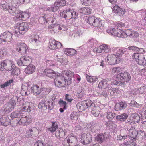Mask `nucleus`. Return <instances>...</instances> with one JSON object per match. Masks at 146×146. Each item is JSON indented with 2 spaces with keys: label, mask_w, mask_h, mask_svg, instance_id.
<instances>
[{
  "label": "nucleus",
  "mask_w": 146,
  "mask_h": 146,
  "mask_svg": "<svg viewBox=\"0 0 146 146\" xmlns=\"http://www.w3.org/2000/svg\"><path fill=\"white\" fill-rule=\"evenodd\" d=\"M40 20H43L44 24L48 23L50 25L49 26V29H52L53 31H57V30H64L65 29V26L59 24L56 19L54 17L51 18L49 15L45 14Z\"/></svg>",
  "instance_id": "obj_1"
},
{
  "label": "nucleus",
  "mask_w": 146,
  "mask_h": 146,
  "mask_svg": "<svg viewBox=\"0 0 146 146\" xmlns=\"http://www.w3.org/2000/svg\"><path fill=\"white\" fill-rule=\"evenodd\" d=\"M34 106L31 103L25 102L22 105V107L17 110L12 112L10 115L12 119L18 118L21 116L23 112H30L34 109Z\"/></svg>",
  "instance_id": "obj_2"
},
{
  "label": "nucleus",
  "mask_w": 146,
  "mask_h": 146,
  "mask_svg": "<svg viewBox=\"0 0 146 146\" xmlns=\"http://www.w3.org/2000/svg\"><path fill=\"white\" fill-rule=\"evenodd\" d=\"M28 28V26L26 23H17L15 29V36L19 37L20 35H23L27 31Z\"/></svg>",
  "instance_id": "obj_3"
},
{
  "label": "nucleus",
  "mask_w": 146,
  "mask_h": 146,
  "mask_svg": "<svg viewBox=\"0 0 146 146\" xmlns=\"http://www.w3.org/2000/svg\"><path fill=\"white\" fill-rule=\"evenodd\" d=\"M94 105V104L90 100L84 101L78 103L76 105L78 111L82 112L84 111L86 109L91 107Z\"/></svg>",
  "instance_id": "obj_4"
},
{
  "label": "nucleus",
  "mask_w": 146,
  "mask_h": 146,
  "mask_svg": "<svg viewBox=\"0 0 146 146\" xmlns=\"http://www.w3.org/2000/svg\"><path fill=\"white\" fill-rule=\"evenodd\" d=\"M86 21L90 25L96 27H101L102 26V20L93 15L90 16L86 19Z\"/></svg>",
  "instance_id": "obj_5"
},
{
  "label": "nucleus",
  "mask_w": 146,
  "mask_h": 146,
  "mask_svg": "<svg viewBox=\"0 0 146 146\" xmlns=\"http://www.w3.org/2000/svg\"><path fill=\"white\" fill-rule=\"evenodd\" d=\"M121 37L125 38L129 37L131 38H137L139 34L138 32L132 29H127L125 31L122 30Z\"/></svg>",
  "instance_id": "obj_6"
},
{
  "label": "nucleus",
  "mask_w": 146,
  "mask_h": 146,
  "mask_svg": "<svg viewBox=\"0 0 146 146\" xmlns=\"http://www.w3.org/2000/svg\"><path fill=\"white\" fill-rule=\"evenodd\" d=\"M38 106L40 109H47L51 110L54 108V101L52 100L45 101H41L39 103Z\"/></svg>",
  "instance_id": "obj_7"
},
{
  "label": "nucleus",
  "mask_w": 146,
  "mask_h": 146,
  "mask_svg": "<svg viewBox=\"0 0 146 146\" xmlns=\"http://www.w3.org/2000/svg\"><path fill=\"white\" fill-rule=\"evenodd\" d=\"M132 57L139 64L144 66L146 64V60L143 55L142 54H139V53H134L132 55Z\"/></svg>",
  "instance_id": "obj_8"
},
{
  "label": "nucleus",
  "mask_w": 146,
  "mask_h": 146,
  "mask_svg": "<svg viewBox=\"0 0 146 146\" xmlns=\"http://www.w3.org/2000/svg\"><path fill=\"white\" fill-rule=\"evenodd\" d=\"M105 60L108 62L110 65H114L118 63L121 60L119 56H117L116 55L110 54L105 58Z\"/></svg>",
  "instance_id": "obj_9"
},
{
  "label": "nucleus",
  "mask_w": 146,
  "mask_h": 146,
  "mask_svg": "<svg viewBox=\"0 0 146 146\" xmlns=\"http://www.w3.org/2000/svg\"><path fill=\"white\" fill-rule=\"evenodd\" d=\"M13 34L9 31L5 32L0 35V43L2 42H10L12 40Z\"/></svg>",
  "instance_id": "obj_10"
},
{
  "label": "nucleus",
  "mask_w": 146,
  "mask_h": 146,
  "mask_svg": "<svg viewBox=\"0 0 146 146\" xmlns=\"http://www.w3.org/2000/svg\"><path fill=\"white\" fill-rule=\"evenodd\" d=\"M31 118L29 116L22 117L18 121H16V123H14L13 126H17L18 125L27 126L31 123Z\"/></svg>",
  "instance_id": "obj_11"
},
{
  "label": "nucleus",
  "mask_w": 146,
  "mask_h": 146,
  "mask_svg": "<svg viewBox=\"0 0 146 146\" xmlns=\"http://www.w3.org/2000/svg\"><path fill=\"white\" fill-rule=\"evenodd\" d=\"M72 11H73V9H64L63 12L60 13V16L67 19H70L72 18L73 16Z\"/></svg>",
  "instance_id": "obj_12"
},
{
  "label": "nucleus",
  "mask_w": 146,
  "mask_h": 146,
  "mask_svg": "<svg viewBox=\"0 0 146 146\" xmlns=\"http://www.w3.org/2000/svg\"><path fill=\"white\" fill-rule=\"evenodd\" d=\"M113 9L114 13L120 17L126 16L128 13L127 12L126 9L121 8L117 5L114 6Z\"/></svg>",
  "instance_id": "obj_13"
},
{
  "label": "nucleus",
  "mask_w": 146,
  "mask_h": 146,
  "mask_svg": "<svg viewBox=\"0 0 146 146\" xmlns=\"http://www.w3.org/2000/svg\"><path fill=\"white\" fill-rule=\"evenodd\" d=\"M122 30L116 28H108L107 30V32L109 34L114 36L121 38Z\"/></svg>",
  "instance_id": "obj_14"
},
{
  "label": "nucleus",
  "mask_w": 146,
  "mask_h": 146,
  "mask_svg": "<svg viewBox=\"0 0 146 146\" xmlns=\"http://www.w3.org/2000/svg\"><path fill=\"white\" fill-rule=\"evenodd\" d=\"M62 46V44L59 42L55 40H50L48 47L52 50L56 48H60Z\"/></svg>",
  "instance_id": "obj_15"
},
{
  "label": "nucleus",
  "mask_w": 146,
  "mask_h": 146,
  "mask_svg": "<svg viewBox=\"0 0 146 146\" xmlns=\"http://www.w3.org/2000/svg\"><path fill=\"white\" fill-rule=\"evenodd\" d=\"M92 136L90 134L84 133L81 136V141L84 144H88L92 141Z\"/></svg>",
  "instance_id": "obj_16"
},
{
  "label": "nucleus",
  "mask_w": 146,
  "mask_h": 146,
  "mask_svg": "<svg viewBox=\"0 0 146 146\" xmlns=\"http://www.w3.org/2000/svg\"><path fill=\"white\" fill-rule=\"evenodd\" d=\"M2 64H3L5 69L7 70H11L12 68L15 67L14 62L11 60H7L3 61Z\"/></svg>",
  "instance_id": "obj_17"
},
{
  "label": "nucleus",
  "mask_w": 146,
  "mask_h": 146,
  "mask_svg": "<svg viewBox=\"0 0 146 146\" xmlns=\"http://www.w3.org/2000/svg\"><path fill=\"white\" fill-rule=\"evenodd\" d=\"M30 42L33 44L38 45L41 43V38L38 35H32L30 37Z\"/></svg>",
  "instance_id": "obj_18"
},
{
  "label": "nucleus",
  "mask_w": 146,
  "mask_h": 146,
  "mask_svg": "<svg viewBox=\"0 0 146 146\" xmlns=\"http://www.w3.org/2000/svg\"><path fill=\"white\" fill-rule=\"evenodd\" d=\"M23 102H24L23 100H21L20 97L14 96L9 101L8 103L15 107L17 103L21 105L23 103Z\"/></svg>",
  "instance_id": "obj_19"
},
{
  "label": "nucleus",
  "mask_w": 146,
  "mask_h": 146,
  "mask_svg": "<svg viewBox=\"0 0 146 146\" xmlns=\"http://www.w3.org/2000/svg\"><path fill=\"white\" fill-rule=\"evenodd\" d=\"M31 92L35 95H38L41 92V86L37 85H34L31 88Z\"/></svg>",
  "instance_id": "obj_20"
},
{
  "label": "nucleus",
  "mask_w": 146,
  "mask_h": 146,
  "mask_svg": "<svg viewBox=\"0 0 146 146\" xmlns=\"http://www.w3.org/2000/svg\"><path fill=\"white\" fill-rule=\"evenodd\" d=\"M28 50V48L27 45L24 43H21L20 46L17 49V51L21 55L27 53Z\"/></svg>",
  "instance_id": "obj_21"
},
{
  "label": "nucleus",
  "mask_w": 146,
  "mask_h": 146,
  "mask_svg": "<svg viewBox=\"0 0 146 146\" xmlns=\"http://www.w3.org/2000/svg\"><path fill=\"white\" fill-rule=\"evenodd\" d=\"M91 42L93 43L92 46V44H91V45L92 46H91L92 48L93 47L94 48L93 49V51L94 52L100 53L103 52L102 50V48L103 47L101 46V45H100L99 47H96L97 43V42L96 40H92Z\"/></svg>",
  "instance_id": "obj_22"
},
{
  "label": "nucleus",
  "mask_w": 146,
  "mask_h": 146,
  "mask_svg": "<svg viewBox=\"0 0 146 146\" xmlns=\"http://www.w3.org/2000/svg\"><path fill=\"white\" fill-rule=\"evenodd\" d=\"M38 131L37 129L35 127H33L29 129L26 131L25 134V137H32L36 136V133Z\"/></svg>",
  "instance_id": "obj_23"
},
{
  "label": "nucleus",
  "mask_w": 146,
  "mask_h": 146,
  "mask_svg": "<svg viewBox=\"0 0 146 146\" xmlns=\"http://www.w3.org/2000/svg\"><path fill=\"white\" fill-rule=\"evenodd\" d=\"M110 81H109L108 79H103L100 82L98 85V87L99 88H104L106 89L107 90H108V86L110 84Z\"/></svg>",
  "instance_id": "obj_24"
},
{
  "label": "nucleus",
  "mask_w": 146,
  "mask_h": 146,
  "mask_svg": "<svg viewBox=\"0 0 146 146\" xmlns=\"http://www.w3.org/2000/svg\"><path fill=\"white\" fill-rule=\"evenodd\" d=\"M44 73L46 76L51 78H53L56 75L57 76L60 75V74H57L53 70L50 69H46L44 71Z\"/></svg>",
  "instance_id": "obj_25"
},
{
  "label": "nucleus",
  "mask_w": 146,
  "mask_h": 146,
  "mask_svg": "<svg viewBox=\"0 0 146 146\" xmlns=\"http://www.w3.org/2000/svg\"><path fill=\"white\" fill-rule=\"evenodd\" d=\"M115 52L117 56L122 55L123 54H126L127 53V49L124 48H117L114 49Z\"/></svg>",
  "instance_id": "obj_26"
},
{
  "label": "nucleus",
  "mask_w": 146,
  "mask_h": 146,
  "mask_svg": "<svg viewBox=\"0 0 146 146\" xmlns=\"http://www.w3.org/2000/svg\"><path fill=\"white\" fill-rule=\"evenodd\" d=\"M35 70V66L32 64H29L25 68L24 72L27 74H30L33 73Z\"/></svg>",
  "instance_id": "obj_27"
},
{
  "label": "nucleus",
  "mask_w": 146,
  "mask_h": 146,
  "mask_svg": "<svg viewBox=\"0 0 146 146\" xmlns=\"http://www.w3.org/2000/svg\"><path fill=\"white\" fill-rule=\"evenodd\" d=\"M64 75L67 76L68 78V80H71L72 77L74 75V73L70 70H66L62 72L61 76L62 77H64Z\"/></svg>",
  "instance_id": "obj_28"
},
{
  "label": "nucleus",
  "mask_w": 146,
  "mask_h": 146,
  "mask_svg": "<svg viewBox=\"0 0 146 146\" xmlns=\"http://www.w3.org/2000/svg\"><path fill=\"white\" fill-rule=\"evenodd\" d=\"M62 51L69 56H72L76 54L77 52L73 48H63Z\"/></svg>",
  "instance_id": "obj_29"
},
{
  "label": "nucleus",
  "mask_w": 146,
  "mask_h": 146,
  "mask_svg": "<svg viewBox=\"0 0 146 146\" xmlns=\"http://www.w3.org/2000/svg\"><path fill=\"white\" fill-rule=\"evenodd\" d=\"M69 35L70 36H73L75 38H78L82 36V31L80 29H79L75 30L73 32L70 33Z\"/></svg>",
  "instance_id": "obj_30"
},
{
  "label": "nucleus",
  "mask_w": 146,
  "mask_h": 146,
  "mask_svg": "<svg viewBox=\"0 0 146 146\" xmlns=\"http://www.w3.org/2000/svg\"><path fill=\"white\" fill-rule=\"evenodd\" d=\"M127 104L124 102H120L116 104L115 110L116 111L120 110L125 109L127 107Z\"/></svg>",
  "instance_id": "obj_31"
},
{
  "label": "nucleus",
  "mask_w": 146,
  "mask_h": 146,
  "mask_svg": "<svg viewBox=\"0 0 146 146\" xmlns=\"http://www.w3.org/2000/svg\"><path fill=\"white\" fill-rule=\"evenodd\" d=\"M11 123L10 120L7 116L2 117L0 118V124L4 126H7Z\"/></svg>",
  "instance_id": "obj_32"
},
{
  "label": "nucleus",
  "mask_w": 146,
  "mask_h": 146,
  "mask_svg": "<svg viewBox=\"0 0 146 146\" xmlns=\"http://www.w3.org/2000/svg\"><path fill=\"white\" fill-rule=\"evenodd\" d=\"M121 134L117 136V140H121L122 139H125L127 137V131L125 129H122L120 131Z\"/></svg>",
  "instance_id": "obj_33"
},
{
  "label": "nucleus",
  "mask_w": 146,
  "mask_h": 146,
  "mask_svg": "<svg viewBox=\"0 0 146 146\" xmlns=\"http://www.w3.org/2000/svg\"><path fill=\"white\" fill-rule=\"evenodd\" d=\"M91 107H90L89 108L90 110L91 109L92 114L96 117L98 116L100 113V108L98 106H95V105Z\"/></svg>",
  "instance_id": "obj_34"
},
{
  "label": "nucleus",
  "mask_w": 146,
  "mask_h": 146,
  "mask_svg": "<svg viewBox=\"0 0 146 146\" xmlns=\"http://www.w3.org/2000/svg\"><path fill=\"white\" fill-rule=\"evenodd\" d=\"M128 75V72H127L121 73L117 75L116 78L117 80H119L121 82V83L123 84H124V78Z\"/></svg>",
  "instance_id": "obj_35"
},
{
  "label": "nucleus",
  "mask_w": 146,
  "mask_h": 146,
  "mask_svg": "<svg viewBox=\"0 0 146 146\" xmlns=\"http://www.w3.org/2000/svg\"><path fill=\"white\" fill-rule=\"evenodd\" d=\"M130 119L132 121L130 122V121L128 122L130 123L133 122V123H137L140 120V118L138 115L136 113H133L130 116Z\"/></svg>",
  "instance_id": "obj_36"
},
{
  "label": "nucleus",
  "mask_w": 146,
  "mask_h": 146,
  "mask_svg": "<svg viewBox=\"0 0 146 146\" xmlns=\"http://www.w3.org/2000/svg\"><path fill=\"white\" fill-rule=\"evenodd\" d=\"M28 87L25 85H22L21 86L20 94L23 96H27L30 94V92L28 90Z\"/></svg>",
  "instance_id": "obj_37"
},
{
  "label": "nucleus",
  "mask_w": 146,
  "mask_h": 146,
  "mask_svg": "<svg viewBox=\"0 0 146 146\" xmlns=\"http://www.w3.org/2000/svg\"><path fill=\"white\" fill-rule=\"evenodd\" d=\"M108 90L109 93L111 95H116L119 92V90L117 88H112L111 85H109L108 86Z\"/></svg>",
  "instance_id": "obj_38"
},
{
  "label": "nucleus",
  "mask_w": 146,
  "mask_h": 146,
  "mask_svg": "<svg viewBox=\"0 0 146 146\" xmlns=\"http://www.w3.org/2000/svg\"><path fill=\"white\" fill-rule=\"evenodd\" d=\"M138 11L139 13H141L142 15H145L144 19L141 20L139 22V24H141L142 26L146 25V10L142 9Z\"/></svg>",
  "instance_id": "obj_39"
},
{
  "label": "nucleus",
  "mask_w": 146,
  "mask_h": 146,
  "mask_svg": "<svg viewBox=\"0 0 146 146\" xmlns=\"http://www.w3.org/2000/svg\"><path fill=\"white\" fill-rule=\"evenodd\" d=\"M24 66H27V65L30 64L32 62V60L30 57L27 56H24L21 57Z\"/></svg>",
  "instance_id": "obj_40"
},
{
  "label": "nucleus",
  "mask_w": 146,
  "mask_h": 146,
  "mask_svg": "<svg viewBox=\"0 0 146 146\" xmlns=\"http://www.w3.org/2000/svg\"><path fill=\"white\" fill-rule=\"evenodd\" d=\"M44 11H48L50 12H54L58 10L57 7H56L54 4V5H51L50 6L45 7H44Z\"/></svg>",
  "instance_id": "obj_41"
},
{
  "label": "nucleus",
  "mask_w": 146,
  "mask_h": 146,
  "mask_svg": "<svg viewBox=\"0 0 146 146\" xmlns=\"http://www.w3.org/2000/svg\"><path fill=\"white\" fill-rule=\"evenodd\" d=\"M129 132V136L131 138L135 139L137 135L138 132L133 128L130 129Z\"/></svg>",
  "instance_id": "obj_42"
},
{
  "label": "nucleus",
  "mask_w": 146,
  "mask_h": 146,
  "mask_svg": "<svg viewBox=\"0 0 146 146\" xmlns=\"http://www.w3.org/2000/svg\"><path fill=\"white\" fill-rule=\"evenodd\" d=\"M128 117V115L126 113H123L122 114L117 115L116 116V119L119 121H125Z\"/></svg>",
  "instance_id": "obj_43"
},
{
  "label": "nucleus",
  "mask_w": 146,
  "mask_h": 146,
  "mask_svg": "<svg viewBox=\"0 0 146 146\" xmlns=\"http://www.w3.org/2000/svg\"><path fill=\"white\" fill-rule=\"evenodd\" d=\"M66 1L65 0H58L57 1L54 2V4L58 10L59 7L65 6L66 5Z\"/></svg>",
  "instance_id": "obj_44"
},
{
  "label": "nucleus",
  "mask_w": 146,
  "mask_h": 146,
  "mask_svg": "<svg viewBox=\"0 0 146 146\" xmlns=\"http://www.w3.org/2000/svg\"><path fill=\"white\" fill-rule=\"evenodd\" d=\"M80 12L85 14H89L92 12V9L88 7L82 8L80 9Z\"/></svg>",
  "instance_id": "obj_45"
},
{
  "label": "nucleus",
  "mask_w": 146,
  "mask_h": 146,
  "mask_svg": "<svg viewBox=\"0 0 146 146\" xmlns=\"http://www.w3.org/2000/svg\"><path fill=\"white\" fill-rule=\"evenodd\" d=\"M106 125L107 127V128L109 129H111L115 128L116 125L113 121L110 120L106 123Z\"/></svg>",
  "instance_id": "obj_46"
},
{
  "label": "nucleus",
  "mask_w": 146,
  "mask_h": 146,
  "mask_svg": "<svg viewBox=\"0 0 146 146\" xmlns=\"http://www.w3.org/2000/svg\"><path fill=\"white\" fill-rule=\"evenodd\" d=\"M63 53L61 52H59L58 53L54 55V58L57 61L60 62H63V57L62 56Z\"/></svg>",
  "instance_id": "obj_47"
},
{
  "label": "nucleus",
  "mask_w": 146,
  "mask_h": 146,
  "mask_svg": "<svg viewBox=\"0 0 146 146\" xmlns=\"http://www.w3.org/2000/svg\"><path fill=\"white\" fill-rule=\"evenodd\" d=\"M86 76L87 81L91 83L94 82L98 79V78L96 77L89 76L87 74H86Z\"/></svg>",
  "instance_id": "obj_48"
},
{
  "label": "nucleus",
  "mask_w": 146,
  "mask_h": 146,
  "mask_svg": "<svg viewBox=\"0 0 146 146\" xmlns=\"http://www.w3.org/2000/svg\"><path fill=\"white\" fill-rule=\"evenodd\" d=\"M34 146H53L49 143H43L40 141H38L35 143Z\"/></svg>",
  "instance_id": "obj_49"
},
{
  "label": "nucleus",
  "mask_w": 146,
  "mask_h": 146,
  "mask_svg": "<svg viewBox=\"0 0 146 146\" xmlns=\"http://www.w3.org/2000/svg\"><path fill=\"white\" fill-rule=\"evenodd\" d=\"M101 46L103 47L102 48V50L103 52L108 53L110 52L111 51V48L110 46L105 44H103Z\"/></svg>",
  "instance_id": "obj_50"
},
{
  "label": "nucleus",
  "mask_w": 146,
  "mask_h": 146,
  "mask_svg": "<svg viewBox=\"0 0 146 146\" xmlns=\"http://www.w3.org/2000/svg\"><path fill=\"white\" fill-rule=\"evenodd\" d=\"M29 13L23 12L20 13L18 15H17V17L19 19H22L24 18H27L29 17Z\"/></svg>",
  "instance_id": "obj_51"
},
{
  "label": "nucleus",
  "mask_w": 146,
  "mask_h": 146,
  "mask_svg": "<svg viewBox=\"0 0 146 146\" xmlns=\"http://www.w3.org/2000/svg\"><path fill=\"white\" fill-rule=\"evenodd\" d=\"M58 128V125L55 122H53L52 123V125L51 127L48 129V130L51 132V133L54 132Z\"/></svg>",
  "instance_id": "obj_52"
},
{
  "label": "nucleus",
  "mask_w": 146,
  "mask_h": 146,
  "mask_svg": "<svg viewBox=\"0 0 146 146\" xmlns=\"http://www.w3.org/2000/svg\"><path fill=\"white\" fill-rule=\"evenodd\" d=\"M11 71V74H15L17 75L20 74L19 70L15 66V67L13 68H12L11 70H9Z\"/></svg>",
  "instance_id": "obj_53"
},
{
  "label": "nucleus",
  "mask_w": 146,
  "mask_h": 146,
  "mask_svg": "<svg viewBox=\"0 0 146 146\" xmlns=\"http://www.w3.org/2000/svg\"><path fill=\"white\" fill-rule=\"evenodd\" d=\"M58 104L60 106L63 108L64 110H66L67 107V103L65 101H63L62 100L60 99Z\"/></svg>",
  "instance_id": "obj_54"
},
{
  "label": "nucleus",
  "mask_w": 146,
  "mask_h": 146,
  "mask_svg": "<svg viewBox=\"0 0 146 146\" xmlns=\"http://www.w3.org/2000/svg\"><path fill=\"white\" fill-rule=\"evenodd\" d=\"M130 105L132 107L137 108H140L142 106L141 104L137 103L136 102L133 100L131 101Z\"/></svg>",
  "instance_id": "obj_55"
},
{
  "label": "nucleus",
  "mask_w": 146,
  "mask_h": 146,
  "mask_svg": "<svg viewBox=\"0 0 146 146\" xmlns=\"http://www.w3.org/2000/svg\"><path fill=\"white\" fill-rule=\"evenodd\" d=\"M104 137L103 134H98L96 137L97 141L99 143H102L105 141Z\"/></svg>",
  "instance_id": "obj_56"
},
{
  "label": "nucleus",
  "mask_w": 146,
  "mask_h": 146,
  "mask_svg": "<svg viewBox=\"0 0 146 146\" xmlns=\"http://www.w3.org/2000/svg\"><path fill=\"white\" fill-rule=\"evenodd\" d=\"M7 49L4 48H2L0 49V56L3 57L5 56L7 54Z\"/></svg>",
  "instance_id": "obj_57"
},
{
  "label": "nucleus",
  "mask_w": 146,
  "mask_h": 146,
  "mask_svg": "<svg viewBox=\"0 0 146 146\" xmlns=\"http://www.w3.org/2000/svg\"><path fill=\"white\" fill-rule=\"evenodd\" d=\"M120 146H136V144L134 142L127 141L124 143L120 145Z\"/></svg>",
  "instance_id": "obj_58"
},
{
  "label": "nucleus",
  "mask_w": 146,
  "mask_h": 146,
  "mask_svg": "<svg viewBox=\"0 0 146 146\" xmlns=\"http://www.w3.org/2000/svg\"><path fill=\"white\" fill-rule=\"evenodd\" d=\"M138 93L140 94L146 93V86H142L138 89Z\"/></svg>",
  "instance_id": "obj_59"
},
{
  "label": "nucleus",
  "mask_w": 146,
  "mask_h": 146,
  "mask_svg": "<svg viewBox=\"0 0 146 146\" xmlns=\"http://www.w3.org/2000/svg\"><path fill=\"white\" fill-rule=\"evenodd\" d=\"M65 100L69 102H71L73 99L71 95L66 94L65 96Z\"/></svg>",
  "instance_id": "obj_60"
},
{
  "label": "nucleus",
  "mask_w": 146,
  "mask_h": 146,
  "mask_svg": "<svg viewBox=\"0 0 146 146\" xmlns=\"http://www.w3.org/2000/svg\"><path fill=\"white\" fill-rule=\"evenodd\" d=\"M80 1L82 5H90L92 3V0H80Z\"/></svg>",
  "instance_id": "obj_61"
},
{
  "label": "nucleus",
  "mask_w": 146,
  "mask_h": 146,
  "mask_svg": "<svg viewBox=\"0 0 146 146\" xmlns=\"http://www.w3.org/2000/svg\"><path fill=\"white\" fill-rule=\"evenodd\" d=\"M120 68L119 67H116L113 68L111 72L112 74L115 75L118 73L120 70Z\"/></svg>",
  "instance_id": "obj_62"
},
{
  "label": "nucleus",
  "mask_w": 146,
  "mask_h": 146,
  "mask_svg": "<svg viewBox=\"0 0 146 146\" xmlns=\"http://www.w3.org/2000/svg\"><path fill=\"white\" fill-rule=\"evenodd\" d=\"M115 116V114L114 113L108 112L107 114V117L108 119H112Z\"/></svg>",
  "instance_id": "obj_63"
},
{
  "label": "nucleus",
  "mask_w": 146,
  "mask_h": 146,
  "mask_svg": "<svg viewBox=\"0 0 146 146\" xmlns=\"http://www.w3.org/2000/svg\"><path fill=\"white\" fill-rule=\"evenodd\" d=\"M15 7L16 6H9L8 8L9 12L10 13H13L14 14L15 11L16 10V7Z\"/></svg>",
  "instance_id": "obj_64"
}]
</instances>
